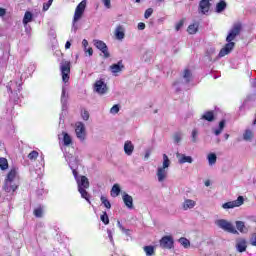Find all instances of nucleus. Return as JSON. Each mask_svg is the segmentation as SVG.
<instances>
[{
  "instance_id": "f257e3e1",
  "label": "nucleus",
  "mask_w": 256,
  "mask_h": 256,
  "mask_svg": "<svg viewBox=\"0 0 256 256\" xmlns=\"http://www.w3.org/2000/svg\"><path fill=\"white\" fill-rule=\"evenodd\" d=\"M171 167V159L167 154L162 155V164L156 169V179L158 183H165L169 177V168Z\"/></svg>"
},
{
  "instance_id": "f03ea898",
  "label": "nucleus",
  "mask_w": 256,
  "mask_h": 256,
  "mask_svg": "<svg viewBox=\"0 0 256 256\" xmlns=\"http://www.w3.org/2000/svg\"><path fill=\"white\" fill-rule=\"evenodd\" d=\"M73 175L76 179L78 192L80 193L82 199H85L88 203H91V200H89V192H87V189H89V178L86 176H78L77 170H73Z\"/></svg>"
},
{
  "instance_id": "7ed1b4c3",
  "label": "nucleus",
  "mask_w": 256,
  "mask_h": 256,
  "mask_svg": "<svg viewBox=\"0 0 256 256\" xmlns=\"http://www.w3.org/2000/svg\"><path fill=\"white\" fill-rule=\"evenodd\" d=\"M17 181H19V171L17 168H12L5 179L4 190L6 193H15L17 191Z\"/></svg>"
},
{
  "instance_id": "20e7f679",
  "label": "nucleus",
  "mask_w": 256,
  "mask_h": 256,
  "mask_svg": "<svg viewBox=\"0 0 256 256\" xmlns=\"http://www.w3.org/2000/svg\"><path fill=\"white\" fill-rule=\"evenodd\" d=\"M87 7V1H81L75 9L74 17L72 20V31L73 33H77L79 29V25L77 24L78 21H81L83 18V13H85V8Z\"/></svg>"
},
{
  "instance_id": "39448f33",
  "label": "nucleus",
  "mask_w": 256,
  "mask_h": 256,
  "mask_svg": "<svg viewBox=\"0 0 256 256\" xmlns=\"http://www.w3.org/2000/svg\"><path fill=\"white\" fill-rule=\"evenodd\" d=\"M215 225L218 226L219 229H222L227 233H232V235H239V232L237 231V229H235V226H233V223H231L228 220L218 219L215 221Z\"/></svg>"
},
{
  "instance_id": "423d86ee",
  "label": "nucleus",
  "mask_w": 256,
  "mask_h": 256,
  "mask_svg": "<svg viewBox=\"0 0 256 256\" xmlns=\"http://www.w3.org/2000/svg\"><path fill=\"white\" fill-rule=\"evenodd\" d=\"M75 135L82 143L87 139V127L83 122H76L75 124Z\"/></svg>"
},
{
  "instance_id": "0eeeda50",
  "label": "nucleus",
  "mask_w": 256,
  "mask_h": 256,
  "mask_svg": "<svg viewBox=\"0 0 256 256\" xmlns=\"http://www.w3.org/2000/svg\"><path fill=\"white\" fill-rule=\"evenodd\" d=\"M60 71L62 75V81L67 83L69 81V75L71 74V62L62 60L60 63Z\"/></svg>"
},
{
  "instance_id": "6e6552de",
  "label": "nucleus",
  "mask_w": 256,
  "mask_h": 256,
  "mask_svg": "<svg viewBox=\"0 0 256 256\" xmlns=\"http://www.w3.org/2000/svg\"><path fill=\"white\" fill-rule=\"evenodd\" d=\"M245 203V198L243 196H239L236 200L225 202L222 204V209L225 211H229V209H235L236 207H241Z\"/></svg>"
},
{
  "instance_id": "1a4fd4ad",
  "label": "nucleus",
  "mask_w": 256,
  "mask_h": 256,
  "mask_svg": "<svg viewBox=\"0 0 256 256\" xmlns=\"http://www.w3.org/2000/svg\"><path fill=\"white\" fill-rule=\"evenodd\" d=\"M241 33V24H234L233 27L229 30L226 37L227 43H233L235 38Z\"/></svg>"
},
{
  "instance_id": "9d476101",
  "label": "nucleus",
  "mask_w": 256,
  "mask_h": 256,
  "mask_svg": "<svg viewBox=\"0 0 256 256\" xmlns=\"http://www.w3.org/2000/svg\"><path fill=\"white\" fill-rule=\"evenodd\" d=\"M94 47L98 48L101 53H103L104 59H109L111 54H109V48H107V44L101 40L93 41Z\"/></svg>"
},
{
  "instance_id": "9b49d317",
  "label": "nucleus",
  "mask_w": 256,
  "mask_h": 256,
  "mask_svg": "<svg viewBox=\"0 0 256 256\" xmlns=\"http://www.w3.org/2000/svg\"><path fill=\"white\" fill-rule=\"evenodd\" d=\"M94 91L95 93H98V95H105V93L109 91V88L107 87L105 81L97 80L94 84Z\"/></svg>"
},
{
  "instance_id": "f8f14e48",
  "label": "nucleus",
  "mask_w": 256,
  "mask_h": 256,
  "mask_svg": "<svg viewBox=\"0 0 256 256\" xmlns=\"http://www.w3.org/2000/svg\"><path fill=\"white\" fill-rule=\"evenodd\" d=\"M242 139L247 143H251V141L255 139V130L251 128H246L242 133Z\"/></svg>"
},
{
  "instance_id": "ddd939ff",
  "label": "nucleus",
  "mask_w": 256,
  "mask_h": 256,
  "mask_svg": "<svg viewBox=\"0 0 256 256\" xmlns=\"http://www.w3.org/2000/svg\"><path fill=\"white\" fill-rule=\"evenodd\" d=\"M176 158L178 160L179 165H184V163H188L191 165L193 163V157L192 156H187V154L183 153H176Z\"/></svg>"
},
{
  "instance_id": "4468645a",
  "label": "nucleus",
  "mask_w": 256,
  "mask_h": 256,
  "mask_svg": "<svg viewBox=\"0 0 256 256\" xmlns=\"http://www.w3.org/2000/svg\"><path fill=\"white\" fill-rule=\"evenodd\" d=\"M236 250L238 251V253H245V251H247V239L245 238H238L236 240Z\"/></svg>"
},
{
  "instance_id": "2eb2a0df",
  "label": "nucleus",
  "mask_w": 256,
  "mask_h": 256,
  "mask_svg": "<svg viewBox=\"0 0 256 256\" xmlns=\"http://www.w3.org/2000/svg\"><path fill=\"white\" fill-rule=\"evenodd\" d=\"M197 207V201L189 198H185L182 203V209L183 211H189L191 209H195Z\"/></svg>"
},
{
  "instance_id": "dca6fc26",
  "label": "nucleus",
  "mask_w": 256,
  "mask_h": 256,
  "mask_svg": "<svg viewBox=\"0 0 256 256\" xmlns=\"http://www.w3.org/2000/svg\"><path fill=\"white\" fill-rule=\"evenodd\" d=\"M114 36L117 41H123L125 39V27L123 25H117L114 29Z\"/></svg>"
},
{
  "instance_id": "f3484780",
  "label": "nucleus",
  "mask_w": 256,
  "mask_h": 256,
  "mask_svg": "<svg viewBox=\"0 0 256 256\" xmlns=\"http://www.w3.org/2000/svg\"><path fill=\"white\" fill-rule=\"evenodd\" d=\"M235 49V42H228L219 52V57H225V55H229L231 51Z\"/></svg>"
},
{
  "instance_id": "a211bd4d",
  "label": "nucleus",
  "mask_w": 256,
  "mask_h": 256,
  "mask_svg": "<svg viewBox=\"0 0 256 256\" xmlns=\"http://www.w3.org/2000/svg\"><path fill=\"white\" fill-rule=\"evenodd\" d=\"M66 161H68L69 167L72 169V173L73 171H77L76 169L79 165V158H77V156L68 155L66 156Z\"/></svg>"
},
{
  "instance_id": "6ab92c4d",
  "label": "nucleus",
  "mask_w": 256,
  "mask_h": 256,
  "mask_svg": "<svg viewBox=\"0 0 256 256\" xmlns=\"http://www.w3.org/2000/svg\"><path fill=\"white\" fill-rule=\"evenodd\" d=\"M160 247H162L163 249H172L173 248V237L164 236L160 240Z\"/></svg>"
},
{
  "instance_id": "aec40b11",
  "label": "nucleus",
  "mask_w": 256,
  "mask_h": 256,
  "mask_svg": "<svg viewBox=\"0 0 256 256\" xmlns=\"http://www.w3.org/2000/svg\"><path fill=\"white\" fill-rule=\"evenodd\" d=\"M209 9H211V0H201L199 3V11L202 15L209 13Z\"/></svg>"
},
{
  "instance_id": "412c9836",
  "label": "nucleus",
  "mask_w": 256,
  "mask_h": 256,
  "mask_svg": "<svg viewBox=\"0 0 256 256\" xmlns=\"http://www.w3.org/2000/svg\"><path fill=\"white\" fill-rule=\"evenodd\" d=\"M59 139L62 140L65 147H71V145H73V137H71V135H69L67 132H62Z\"/></svg>"
},
{
  "instance_id": "4be33fe9",
  "label": "nucleus",
  "mask_w": 256,
  "mask_h": 256,
  "mask_svg": "<svg viewBox=\"0 0 256 256\" xmlns=\"http://www.w3.org/2000/svg\"><path fill=\"white\" fill-rule=\"evenodd\" d=\"M122 199H123L124 205L128 209H133V197L131 195L127 194L126 192H123Z\"/></svg>"
},
{
  "instance_id": "5701e85b",
  "label": "nucleus",
  "mask_w": 256,
  "mask_h": 256,
  "mask_svg": "<svg viewBox=\"0 0 256 256\" xmlns=\"http://www.w3.org/2000/svg\"><path fill=\"white\" fill-rule=\"evenodd\" d=\"M135 151V145H133V142L127 140L124 143V153L128 156L133 155V152Z\"/></svg>"
},
{
  "instance_id": "b1692460",
  "label": "nucleus",
  "mask_w": 256,
  "mask_h": 256,
  "mask_svg": "<svg viewBox=\"0 0 256 256\" xmlns=\"http://www.w3.org/2000/svg\"><path fill=\"white\" fill-rule=\"evenodd\" d=\"M235 226H236V231H238L239 233H243V234L249 233V229L247 228V226H245V223L243 221H236Z\"/></svg>"
},
{
  "instance_id": "393cba45",
  "label": "nucleus",
  "mask_w": 256,
  "mask_h": 256,
  "mask_svg": "<svg viewBox=\"0 0 256 256\" xmlns=\"http://www.w3.org/2000/svg\"><path fill=\"white\" fill-rule=\"evenodd\" d=\"M209 167H213L217 164V154L211 152L206 157Z\"/></svg>"
},
{
  "instance_id": "a878e982",
  "label": "nucleus",
  "mask_w": 256,
  "mask_h": 256,
  "mask_svg": "<svg viewBox=\"0 0 256 256\" xmlns=\"http://www.w3.org/2000/svg\"><path fill=\"white\" fill-rule=\"evenodd\" d=\"M123 63L118 62L117 64H112L110 66V71L115 75L117 73H121L123 71Z\"/></svg>"
},
{
  "instance_id": "bb28decb",
  "label": "nucleus",
  "mask_w": 256,
  "mask_h": 256,
  "mask_svg": "<svg viewBox=\"0 0 256 256\" xmlns=\"http://www.w3.org/2000/svg\"><path fill=\"white\" fill-rule=\"evenodd\" d=\"M82 47L85 53H88L89 57L93 56V48L89 47V41L87 39L82 40Z\"/></svg>"
},
{
  "instance_id": "cd10ccee",
  "label": "nucleus",
  "mask_w": 256,
  "mask_h": 256,
  "mask_svg": "<svg viewBox=\"0 0 256 256\" xmlns=\"http://www.w3.org/2000/svg\"><path fill=\"white\" fill-rule=\"evenodd\" d=\"M110 195L111 197H119V195H121V185L114 184L110 191Z\"/></svg>"
},
{
  "instance_id": "c85d7f7f",
  "label": "nucleus",
  "mask_w": 256,
  "mask_h": 256,
  "mask_svg": "<svg viewBox=\"0 0 256 256\" xmlns=\"http://www.w3.org/2000/svg\"><path fill=\"white\" fill-rule=\"evenodd\" d=\"M187 31L189 35H195L197 31H199V25L198 24H190L187 28Z\"/></svg>"
},
{
  "instance_id": "c756f323",
  "label": "nucleus",
  "mask_w": 256,
  "mask_h": 256,
  "mask_svg": "<svg viewBox=\"0 0 256 256\" xmlns=\"http://www.w3.org/2000/svg\"><path fill=\"white\" fill-rule=\"evenodd\" d=\"M33 21V14L31 12H26L23 18V25H27Z\"/></svg>"
},
{
  "instance_id": "7c9ffc66",
  "label": "nucleus",
  "mask_w": 256,
  "mask_h": 256,
  "mask_svg": "<svg viewBox=\"0 0 256 256\" xmlns=\"http://www.w3.org/2000/svg\"><path fill=\"white\" fill-rule=\"evenodd\" d=\"M224 129H225V120H222L219 122V128L214 130V135L216 136L221 135Z\"/></svg>"
},
{
  "instance_id": "2f4dec72",
  "label": "nucleus",
  "mask_w": 256,
  "mask_h": 256,
  "mask_svg": "<svg viewBox=\"0 0 256 256\" xmlns=\"http://www.w3.org/2000/svg\"><path fill=\"white\" fill-rule=\"evenodd\" d=\"M226 7H227V3H225V1H220L216 5V13H222V11H225Z\"/></svg>"
},
{
  "instance_id": "473e14b6",
  "label": "nucleus",
  "mask_w": 256,
  "mask_h": 256,
  "mask_svg": "<svg viewBox=\"0 0 256 256\" xmlns=\"http://www.w3.org/2000/svg\"><path fill=\"white\" fill-rule=\"evenodd\" d=\"M202 119H205V121H215V116L213 115V112L209 111L202 115Z\"/></svg>"
},
{
  "instance_id": "72a5a7b5",
  "label": "nucleus",
  "mask_w": 256,
  "mask_h": 256,
  "mask_svg": "<svg viewBox=\"0 0 256 256\" xmlns=\"http://www.w3.org/2000/svg\"><path fill=\"white\" fill-rule=\"evenodd\" d=\"M0 169H2V171L9 169V162L6 158H0Z\"/></svg>"
},
{
  "instance_id": "f704fd0d",
  "label": "nucleus",
  "mask_w": 256,
  "mask_h": 256,
  "mask_svg": "<svg viewBox=\"0 0 256 256\" xmlns=\"http://www.w3.org/2000/svg\"><path fill=\"white\" fill-rule=\"evenodd\" d=\"M179 243L185 249H189V247H191V242L187 238H180Z\"/></svg>"
},
{
  "instance_id": "c9c22d12",
  "label": "nucleus",
  "mask_w": 256,
  "mask_h": 256,
  "mask_svg": "<svg viewBox=\"0 0 256 256\" xmlns=\"http://www.w3.org/2000/svg\"><path fill=\"white\" fill-rule=\"evenodd\" d=\"M100 200L102 202V205H104V207H106V209H110L111 208V202H109L107 197L101 196Z\"/></svg>"
},
{
  "instance_id": "e433bc0d",
  "label": "nucleus",
  "mask_w": 256,
  "mask_h": 256,
  "mask_svg": "<svg viewBox=\"0 0 256 256\" xmlns=\"http://www.w3.org/2000/svg\"><path fill=\"white\" fill-rule=\"evenodd\" d=\"M144 252L146 253V255H154L155 254V247L145 246L144 247Z\"/></svg>"
},
{
  "instance_id": "4c0bfd02",
  "label": "nucleus",
  "mask_w": 256,
  "mask_h": 256,
  "mask_svg": "<svg viewBox=\"0 0 256 256\" xmlns=\"http://www.w3.org/2000/svg\"><path fill=\"white\" fill-rule=\"evenodd\" d=\"M37 157H39V152L37 151H32L28 154V159H30V161L37 160Z\"/></svg>"
},
{
  "instance_id": "58836bf2",
  "label": "nucleus",
  "mask_w": 256,
  "mask_h": 256,
  "mask_svg": "<svg viewBox=\"0 0 256 256\" xmlns=\"http://www.w3.org/2000/svg\"><path fill=\"white\" fill-rule=\"evenodd\" d=\"M100 219L104 225H109V216L107 215V212H103V214L100 216Z\"/></svg>"
},
{
  "instance_id": "ea45409f",
  "label": "nucleus",
  "mask_w": 256,
  "mask_h": 256,
  "mask_svg": "<svg viewBox=\"0 0 256 256\" xmlns=\"http://www.w3.org/2000/svg\"><path fill=\"white\" fill-rule=\"evenodd\" d=\"M81 117H82L83 121H89V117H90L89 111L82 109Z\"/></svg>"
},
{
  "instance_id": "a19ab883",
  "label": "nucleus",
  "mask_w": 256,
  "mask_h": 256,
  "mask_svg": "<svg viewBox=\"0 0 256 256\" xmlns=\"http://www.w3.org/2000/svg\"><path fill=\"white\" fill-rule=\"evenodd\" d=\"M183 78L185 79L186 83H189L191 80V72L189 70H185Z\"/></svg>"
},
{
  "instance_id": "79ce46f5",
  "label": "nucleus",
  "mask_w": 256,
  "mask_h": 256,
  "mask_svg": "<svg viewBox=\"0 0 256 256\" xmlns=\"http://www.w3.org/2000/svg\"><path fill=\"white\" fill-rule=\"evenodd\" d=\"M199 135V131L197 129L192 130V143H197V137Z\"/></svg>"
},
{
  "instance_id": "37998d69",
  "label": "nucleus",
  "mask_w": 256,
  "mask_h": 256,
  "mask_svg": "<svg viewBox=\"0 0 256 256\" xmlns=\"http://www.w3.org/2000/svg\"><path fill=\"white\" fill-rule=\"evenodd\" d=\"M184 23L185 22L183 20H180L178 23H176L175 31H181V29L183 28Z\"/></svg>"
},
{
  "instance_id": "c03bdc74",
  "label": "nucleus",
  "mask_w": 256,
  "mask_h": 256,
  "mask_svg": "<svg viewBox=\"0 0 256 256\" xmlns=\"http://www.w3.org/2000/svg\"><path fill=\"white\" fill-rule=\"evenodd\" d=\"M151 15H153V8H148L145 13H144V17L146 19H149V17H151Z\"/></svg>"
},
{
  "instance_id": "a18cd8bd",
  "label": "nucleus",
  "mask_w": 256,
  "mask_h": 256,
  "mask_svg": "<svg viewBox=\"0 0 256 256\" xmlns=\"http://www.w3.org/2000/svg\"><path fill=\"white\" fill-rule=\"evenodd\" d=\"M110 113L112 115H117V113H119V105H114L111 109H110Z\"/></svg>"
},
{
  "instance_id": "49530a36",
  "label": "nucleus",
  "mask_w": 256,
  "mask_h": 256,
  "mask_svg": "<svg viewBox=\"0 0 256 256\" xmlns=\"http://www.w3.org/2000/svg\"><path fill=\"white\" fill-rule=\"evenodd\" d=\"M35 217H43V209L37 208L34 210Z\"/></svg>"
},
{
  "instance_id": "de8ad7c7",
  "label": "nucleus",
  "mask_w": 256,
  "mask_h": 256,
  "mask_svg": "<svg viewBox=\"0 0 256 256\" xmlns=\"http://www.w3.org/2000/svg\"><path fill=\"white\" fill-rule=\"evenodd\" d=\"M106 9H111V0H101Z\"/></svg>"
},
{
  "instance_id": "09e8293b",
  "label": "nucleus",
  "mask_w": 256,
  "mask_h": 256,
  "mask_svg": "<svg viewBox=\"0 0 256 256\" xmlns=\"http://www.w3.org/2000/svg\"><path fill=\"white\" fill-rule=\"evenodd\" d=\"M117 225H118V228L120 230H122L123 233H127V231H129V230L125 229V227H123V224H121V221H119V220L117 221Z\"/></svg>"
},
{
  "instance_id": "8fccbe9b",
  "label": "nucleus",
  "mask_w": 256,
  "mask_h": 256,
  "mask_svg": "<svg viewBox=\"0 0 256 256\" xmlns=\"http://www.w3.org/2000/svg\"><path fill=\"white\" fill-rule=\"evenodd\" d=\"M181 139H182L181 134L178 133L174 135V142L181 143Z\"/></svg>"
},
{
  "instance_id": "3c124183",
  "label": "nucleus",
  "mask_w": 256,
  "mask_h": 256,
  "mask_svg": "<svg viewBox=\"0 0 256 256\" xmlns=\"http://www.w3.org/2000/svg\"><path fill=\"white\" fill-rule=\"evenodd\" d=\"M149 157H151V150H147L144 154V161H148Z\"/></svg>"
},
{
  "instance_id": "603ef678",
  "label": "nucleus",
  "mask_w": 256,
  "mask_h": 256,
  "mask_svg": "<svg viewBox=\"0 0 256 256\" xmlns=\"http://www.w3.org/2000/svg\"><path fill=\"white\" fill-rule=\"evenodd\" d=\"M52 4H53V3H51V2L48 1V3H46V4L43 5V10H44V11H48V10H49V7H51Z\"/></svg>"
},
{
  "instance_id": "864d4df0",
  "label": "nucleus",
  "mask_w": 256,
  "mask_h": 256,
  "mask_svg": "<svg viewBox=\"0 0 256 256\" xmlns=\"http://www.w3.org/2000/svg\"><path fill=\"white\" fill-rule=\"evenodd\" d=\"M7 15V10L5 8H0V17H5Z\"/></svg>"
},
{
  "instance_id": "5fc2aeb1",
  "label": "nucleus",
  "mask_w": 256,
  "mask_h": 256,
  "mask_svg": "<svg viewBox=\"0 0 256 256\" xmlns=\"http://www.w3.org/2000/svg\"><path fill=\"white\" fill-rule=\"evenodd\" d=\"M138 29L139 31H143L145 29V23L143 22L138 23Z\"/></svg>"
},
{
  "instance_id": "6e6d98bb",
  "label": "nucleus",
  "mask_w": 256,
  "mask_h": 256,
  "mask_svg": "<svg viewBox=\"0 0 256 256\" xmlns=\"http://www.w3.org/2000/svg\"><path fill=\"white\" fill-rule=\"evenodd\" d=\"M61 101H66V97H65V88H63L62 90V97H61Z\"/></svg>"
},
{
  "instance_id": "4d7b16f0",
  "label": "nucleus",
  "mask_w": 256,
  "mask_h": 256,
  "mask_svg": "<svg viewBox=\"0 0 256 256\" xmlns=\"http://www.w3.org/2000/svg\"><path fill=\"white\" fill-rule=\"evenodd\" d=\"M204 185H205V187H210L211 186V180H206L204 182Z\"/></svg>"
},
{
  "instance_id": "13d9d810",
  "label": "nucleus",
  "mask_w": 256,
  "mask_h": 256,
  "mask_svg": "<svg viewBox=\"0 0 256 256\" xmlns=\"http://www.w3.org/2000/svg\"><path fill=\"white\" fill-rule=\"evenodd\" d=\"M65 49H71V42L69 41L66 42Z\"/></svg>"
},
{
  "instance_id": "bf43d9fd",
  "label": "nucleus",
  "mask_w": 256,
  "mask_h": 256,
  "mask_svg": "<svg viewBox=\"0 0 256 256\" xmlns=\"http://www.w3.org/2000/svg\"><path fill=\"white\" fill-rule=\"evenodd\" d=\"M108 233H109V239H110V241H113V234H111V231H108Z\"/></svg>"
},
{
  "instance_id": "052dcab7",
  "label": "nucleus",
  "mask_w": 256,
  "mask_h": 256,
  "mask_svg": "<svg viewBox=\"0 0 256 256\" xmlns=\"http://www.w3.org/2000/svg\"><path fill=\"white\" fill-rule=\"evenodd\" d=\"M158 5H161V3H165V0H157Z\"/></svg>"
},
{
  "instance_id": "680f3d73",
  "label": "nucleus",
  "mask_w": 256,
  "mask_h": 256,
  "mask_svg": "<svg viewBox=\"0 0 256 256\" xmlns=\"http://www.w3.org/2000/svg\"><path fill=\"white\" fill-rule=\"evenodd\" d=\"M224 137H225V139L227 141V139H229V134H225Z\"/></svg>"
},
{
  "instance_id": "e2e57ef3",
  "label": "nucleus",
  "mask_w": 256,
  "mask_h": 256,
  "mask_svg": "<svg viewBox=\"0 0 256 256\" xmlns=\"http://www.w3.org/2000/svg\"><path fill=\"white\" fill-rule=\"evenodd\" d=\"M135 3H141V0H135Z\"/></svg>"
},
{
  "instance_id": "0e129e2a",
  "label": "nucleus",
  "mask_w": 256,
  "mask_h": 256,
  "mask_svg": "<svg viewBox=\"0 0 256 256\" xmlns=\"http://www.w3.org/2000/svg\"><path fill=\"white\" fill-rule=\"evenodd\" d=\"M48 2L53 3V0H49Z\"/></svg>"
},
{
  "instance_id": "69168bd1",
  "label": "nucleus",
  "mask_w": 256,
  "mask_h": 256,
  "mask_svg": "<svg viewBox=\"0 0 256 256\" xmlns=\"http://www.w3.org/2000/svg\"><path fill=\"white\" fill-rule=\"evenodd\" d=\"M254 223H256V220H254Z\"/></svg>"
}]
</instances>
